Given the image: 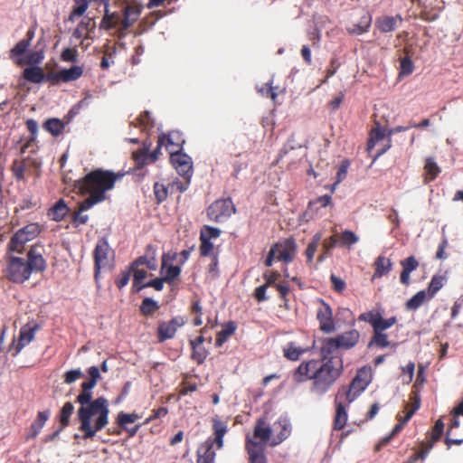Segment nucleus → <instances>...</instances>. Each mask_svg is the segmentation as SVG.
Returning a JSON list of instances; mask_svg holds the SVG:
<instances>
[{
    "label": "nucleus",
    "mask_w": 463,
    "mask_h": 463,
    "mask_svg": "<svg viewBox=\"0 0 463 463\" xmlns=\"http://www.w3.org/2000/svg\"><path fill=\"white\" fill-rule=\"evenodd\" d=\"M165 141H167L166 148L169 149L168 146L172 145V141H171L170 137L162 136V137H158L157 146L150 155H147L146 150L144 149V150L140 151L139 153L134 154L135 159L138 163H142V164H146V159H148V158L150 159V162H155L158 158V154L160 152V148L165 144Z\"/></svg>",
    "instance_id": "22"
},
{
    "label": "nucleus",
    "mask_w": 463,
    "mask_h": 463,
    "mask_svg": "<svg viewBox=\"0 0 463 463\" xmlns=\"http://www.w3.org/2000/svg\"><path fill=\"white\" fill-rule=\"evenodd\" d=\"M114 258V251L110 248L105 238L98 240L93 250L94 259V279L98 282L101 269L110 266V261Z\"/></svg>",
    "instance_id": "6"
},
{
    "label": "nucleus",
    "mask_w": 463,
    "mask_h": 463,
    "mask_svg": "<svg viewBox=\"0 0 463 463\" xmlns=\"http://www.w3.org/2000/svg\"><path fill=\"white\" fill-rule=\"evenodd\" d=\"M130 273L133 272V288L136 291V288L142 283V281L146 278L147 272L143 269L136 268L135 269H131L129 268Z\"/></svg>",
    "instance_id": "55"
},
{
    "label": "nucleus",
    "mask_w": 463,
    "mask_h": 463,
    "mask_svg": "<svg viewBox=\"0 0 463 463\" xmlns=\"http://www.w3.org/2000/svg\"><path fill=\"white\" fill-rule=\"evenodd\" d=\"M164 282H165L164 278H156L155 279L148 281L146 284H143V285L137 287L136 288V292H139L144 288H153L157 291H161L164 288Z\"/></svg>",
    "instance_id": "57"
},
{
    "label": "nucleus",
    "mask_w": 463,
    "mask_h": 463,
    "mask_svg": "<svg viewBox=\"0 0 463 463\" xmlns=\"http://www.w3.org/2000/svg\"><path fill=\"white\" fill-rule=\"evenodd\" d=\"M83 70L80 66H72L70 69H64L57 72L48 74L47 80L55 84L59 81H71L79 79L82 75Z\"/></svg>",
    "instance_id": "18"
},
{
    "label": "nucleus",
    "mask_w": 463,
    "mask_h": 463,
    "mask_svg": "<svg viewBox=\"0 0 463 463\" xmlns=\"http://www.w3.org/2000/svg\"><path fill=\"white\" fill-rule=\"evenodd\" d=\"M330 281L332 283V288L335 292L341 293L345 290V282L339 277L335 276V274H331Z\"/></svg>",
    "instance_id": "63"
},
{
    "label": "nucleus",
    "mask_w": 463,
    "mask_h": 463,
    "mask_svg": "<svg viewBox=\"0 0 463 463\" xmlns=\"http://www.w3.org/2000/svg\"><path fill=\"white\" fill-rule=\"evenodd\" d=\"M93 394H78L76 402L80 404L77 411L79 430L83 432V439H92L97 432L109 423V403L107 398L99 396L92 399Z\"/></svg>",
    "instance_id": "2"
},
{
    "label": "nucleus",
    "mask_w": 463,
    "mask_h": 463,
    "mask_svg": "<svg viewBox=\"0 0 463 463\" xmlns=\"http://www.w3.org/2000/svg\"><path fill=\"white\" fill-rule=\"evenodd\" d=\"M277 88L271 86V84L267 83L265 86L259 89V92L262 96L269 97L273 101L276 99L277 92L275 91Z\"/></svg>",
    "instance_id": "64"
},
{
    "label": "nucleus",
    "mask_w": 463,
    "mask_h": 463,
    "mask_svg": "<svg viewBox=\"0 0 463 463\" xmlns=\"http://www.w3.org/2000/svg\"><path fill=\"white\" fill-rule=\"evenodd\" d=\"M440 173V168L433 158L428 157L424 165V181L430 183L435 180Z\"/></svg>",
    "instance_id": "32"
},
{
    "label": "nucleus",
    "mask_w": 463,
    "mask_h": 463,
    "mask_svg": "<svg viewBox=\"0 0 463 463\" xmlns=\"http://www.w3.org/2000/svg\"><path fill=\"white\" fill-rule=\"evenodd\" d=\"M170 162L178 175L182 177H192L193 161L192 158L182 151L169 149Z\"/></svg>",
    "instance_id": "12"
},
{
    "label": "nucleus",
    "mask_w": 463,
    "mask_h": 463,
    "mask_svg": "<svg viewBox=\"0 0 463 463\" xmlns=\"http://www.w3.org/2000/svg\"><path fill=\"white\" fill-rule=\"evenodd\" d=\"M47 268L43 255V248L33 245L26 254V260L19 257H8L4 270L5 277L10 281L22 284L28 280L33 272L41 273Z\"/></svg>",
    "instance_id": "4"
},
{
    "label": "nucleus",
    "mask_w": 463,
    "mask_h": 463,
    "mask_svg": "<svg viewBox=\"0 0 463 463\" xmlns=\"http://www.w3.org/2000/svg\"><path fill=\"white\" fill-rule=\"evenodd\" d=\"M273 429L268 424L266 418L261 417L257 420L253 430L251 439L266 448L267 443L272 439L271 433ZM250 438V436H249Z\"/></svg>",
    "instance_id": "16"
},
{
    "label": "nucleus",
    "mask_w": 463,
    "mask_h": 463,
    "mask_svg": "<svg viewBox=\"0 0 463 463\" xmlns=\"http://www.w3.org/2000/svg\"><path fill=\"white\" fill-rule=\"evenodd\" d=\"M410 402L405 405V416L403 418V422H407L411 420L413 414L419 410L420 407V395L419 391L415 386L412 387V390L409 395Z\"/></svg>",
    "instance_id": "25"
},
{
    "label": "nucleus",
    "mask_w": 463,
    "mask_h": 463,
    "mask_svg": "<svg viewBox=\"0 0 463 463\" xmlns=\"http://www.w3.org/2000/svg\"><path fill=\"white\" fill-rule=\"evenodd\" d=\"M184 180L175 179L173 182L168 184L170 193L174 194L176 192L184 193L187 190L191 178L190 177H183Z\"/></svg>",
    "instance_id": "48"
},
{
    "label": "nucleus",
    "mask_w": 463,
    "mask_h": 463,
    "mask_svg": "<svg viewBox=\"0 0 463 463\" xmlns=\"http://www.w3.org/2000/svg\"><path fill=\"white\" fill-rule=\"evenodd\" d=\"M138 418V415L136 413H125L120 411L117 417V423L121 428H126L128 423L135 422Z\"/></svg>",
    "instance_id": "51"
},
{
    "label": "nucleus",
    "mask_w": 463,
    "mask_h": 463,
    "mask_svg": "<svg viewBox=\"0 0 463 463\" xmlns=\"http://www.w3.org/2000/svg\"><path fill=\"white\" fill-rule=\"evenodd\" d=\"M373 266H374V272L373 275V279H380V278L387 275L392 270V262L388 258H385L383 256H379L375 259Z\"/></svg>",
    "instance_id": "27"
},
{
    "label": "nucleus",
    "mask_w": 463,
    "mask_h": 463,
    "mask_svg": "<svg viewBox=\"0 0 463 463\" xmlns=\"http://www.w3.org/2000/svg\"><path fill=\"white\" fill-rule=\"evenodd\" d=\"M24 77L31 82L38 83L43 80L44 73L39 67H30L24 70Z\"/></svg>",
    "instance_id": "40"
},
{
    "label": "nucleus",
    "mask_w": 463,
    "mask_h": 463,
    "mask_svg": "<svg viewBox=\"0 0 463 463\" xmlns=\"http://www.w3.org/2000/svg\"><path fill=\"white\" fill-rule=\"evenodd\" d=\"M360 340V333L352 329L323 341L320 359L303 361L292 373L293 381L301 383L312 381L310 391L321 396L327 392L343 374L344 363L341 356L335 355L337 350H349Z\"/></svg>",
    "instance_id": "1"
},
{
    "label": "nucleus",
    "mask_w": 463,
    "mask_h": 463,
    "mask_svg": "<svg viewBox=\"0 0 463 463\" xmlns=\"http://www.w3.org/2000/svg\"><path fill=\"white\" fill-rule=\"evenodd\" d=\"M279 277H280V274L278 271H266L263 274V278L266 280L264 285H266L268 288L269 287H274L275 288V285L278 284V283H276V281L278 280V279Z\"/></svg>",
    "instance_id": "62"
},
{
    "label": "nucleus",
    "mask_w": 463,
    "mask_h": 463,
    "mask_svg": "<svg viewBox=\"0 0 463 463\" xmlns=\"http://www.w3.org/2000/svg\"><path fill=\"white\" fill-rule=\"evenodd\" d=\"M337 243H339V241L335 235L325 239L322 243L324 253L318 256L317 260L322 262L329 255L330 250L337 245Z\"/></svg>",
    "instance_id": "45"
},
{
    "label": "nucleus",
    "mask_w": 463,
    "mask_h": 463,
    "mask_svg": "<svg viewBox=\"0 0 463 463\" xmlns=\"http://www.w3.org/2000/svg\"><path fill=\"white\" fill-rule=\"evenodd\" d=\"M41 229L37 223H30L18 230L8 243V250L22 253L26 242L33 240L40 233Z\"/></svg>",
    "instance_id": "8"
},
{
    "label": "nucleus",
    "mask_w": 463,
    "mask_h": 463,
    "mask_svg": "<svg viewBox=\"0 0 463 463\" xmlns=\"http://www.w3.org/2000/svg\"><path fill=\"white\" fill-rule=\"evenodd\" d=\"M159 305L151 298H145L139 307L140 313L143 316H153L158 309Z\"/></svg>",
    "instance_id": "38"
},
{
    "label": "nucleus",
    "mask_w": 463,
    "mask_h": 463,
    "mask_svg": "<svg viewBox=\"0 0 463 463\" xmlns=\"http://www.w3.org/2000/svg\"><path fill=\"white\" fill-rule=\"evenodd\" d=\"M51 411L49 410L39 411L34 421L31 424L28 439H34L41 432L42 429L49 420Z\"/></svg>",
    "instance_id": "26"
},
{
    "label": "nucleus",
    "mask_w": 463,
    "mask_h": 463,
    "mask_svg": "<svg viewBox=\"0 0 463 463\" xmlns=\"http://www.w3.org/2000/svg\"><path fill=\"white\" fill-rule=\"evenodd\" d=\"M121 176L120 174L99 168L78 180L75 187L80 194H89V197L80 203V210L87 211L93 205L105 201L107 198L106 193L113 189L115 183Z\"/></svg>",
    "instance_id": "3"
},
{
    "label": "nucleus",
    "mask_w": 463,
    "mask_h": 463,
    "mask_svg": "<svg viewBox=\"0 0 463 463\" xmlns=\"http://www.w3.org/2000/svg\"><path fill=\"white\" fill-rule=\"evenodd\" d=\"M396 323H397L396 317L393 316L389 318H383V316L381 315L373 330L384 332L386 329L392 327Z\"/></svg>",
    "instance_id": "53"
},
{
    "label": "nucleus",
    "mask_w": 463,
    "mask_h": 463,
    "mask_svg": "<svg viewBox=\"0 0 463 463\" xmlns=\"http://www.w3.org/2000/svg\"><path fill=\"white\" fill-rule=\"evenodd\" d=\"M447 279L443 275L432 276L426 291L429 294V299H432L436 294L443 288Z\"/></svg>",
    "instance_id": "36"
},
{
    "label": "nucleus",
    "mask_w": 463,
    "mask_h": 463,
    "mask_svg": "<svg viewBox=\"0 0 463 463\" xmlns=\"http://www.w3.org/2000/svg\"><path fill=\"white\" fill-rule=\"evenodd\" d=\"M162 271L165 272L163 277L166 283H172L181 273V268L179 266L170 265L165 266V262L162 265Z\"/></svg>",
    "instance_id": "42"
},
{
    "label": "nucleus",
    "mask_w": 463,
    "mask_h": 463,
    "mask_svg": "<svg viewBox=\"0 0 463 463\" xmlns=\"http://www.w3.org/2000/svg\"><path fill=\"white\" fill-rule=\"evenodd\" d=\"M73 411L74 406L71 402H66L63 404L58 415L61 430H64L70 425Z\"/></svg>",
    "instance_id": "34"
},
{
    "label": "nucleus",
    "mask_w": 463,
    "mask_h": 463,
    "mask_svg": "<svg viewBox=\"0 0 463 463\" xmlns=\"http://www.w3.org/2000/svg\"><path fill=\"white\" fill-rule=\"evenodd\" d=\"M69 120L62 121L58 118H50L43 124V128L54 137L62 134Z\"/></svg>",
    "instance_id": "28"
},
{
    "label": "nucleus",
    "mask_w": 463,
    "mask_h": 463,
    "mask_svg": "<svg viewBox=\"0 0 463 463\" xmlns=\"http://www.w3.org/2000/svg\"><path fill=\"white\" fill-rule=\"evenodd\" d=\"M433 442H422L421 443V449L420 451L415 452L413 455L411 456V461H417L419 459L424 460L429 454V452L433 448Z\"/></svg>",
    "instance_id": "52"
},
{
    "label": "nucleus",
    "mask_w": 463,
    "mask_h": 463,
    "mask_svg": "<svg viewBox=\"0 0 463 463\" xmlns=\"http://www.w3.org/2000/svg\"><path fill=\"white\" fill-rule=\"evenodd\" d=\"M402 19L399 15L384 16L378 19L377 26L383 33H389L394 31L402 23Z\"/></svg>",
    "instance_id": "29"
},
{
    "label": "nucleus",
    "mask_w": 463,
    "mask_h": 463,
    "mask_svg": "<svg viewBox=\"0 0 463 463\" xmlns=\"http://www.w3.org/2000/svg\"><path fill=\"white\" fill-rule=\"evenodd\" d=\"M95 27L96 23L93 18L83 19L74 30L73 36L77 39H81L84 36L87 37L88 33L93 31Z\"/></svg>",
    "instance_id": "33"
},
{
    "label": "nucleus",
    "mask_w": 463,
    "mask_h": 463,
    "mask_svg": "<svg viewBox=\"0 0 463 463\" xmlns=\"http://www.w3.org/2000/svg\"><path fill=\"white\" fill-rule=\"evenodd\" d=\"M443 430L444 423L441 419H439L432 428L430 440L429 442H433L434 444L436 441H438L443 433Z\"/></svg>",
    "instance_id": "56"
},
{
    "label": "nucleus",
    "mask_w": 463,
    "mask_h": 463,
    "mask_svg": "<svg viewBox=\"0 0 463 463\" xmlns=\"http://www.w3.org/2000/svg\"><path fill=\"white\" fill-rule=\"evenodd\" d=\"M407 128L399 127L395 129H388L386 128H382L378 122L375 121V126L371 129L369 133V138L366 146V151L370 154L372 150L374 148L376 143L383 140L385 137H388L387 144L385 146L378 151L373 157V160L377 159L383 154H384L391 147V139L390 136L394 132H400L407 129Z\"/></svg>",
    "instance_id": "7"
},
{
    "label": "nucleus",
    "mask_w": 463,
    "mask_h": 463,
    "mask_svg": "<svg viewBox=\"0 0 463 463\" xmlns=\"http://www.w3.org/2000/svg\"><path fill=\"white\" fill-rule=\"evenodd\" d=\"M199 250L202 257H213V255H218L214 252V246L211 241L204 238H200Z\"/></svg>",
    "instance_id": "50"
},
{
    "label": "nucleus",
    "mask_w": 463,
    "mask_h": 463,
    "mask_svg": "<svg viewBox=\"0 0 463 463\" xmlns=\"http://www.w3.org/2000/svg\"><path fill=\"white\" fill-rule=\"evenodd\" d=\"M404 52L406 54L405 57L401 58V65H400V76H407L412 73L414 70V65L411 59L409 56V52L407 48L404 49Z\"/></svg>",
    "instance_id": "41"
},
{
    "label": "nucleus",
    "mask_w": 463,
    "mask_h": 463,
    "mask_svg": "<svg viewBox=\"0 0 463 463\" xmlns=\"http://www.w3.org/2000/svg\"><path fill=\"white\" fill-rule=\"evenodd\" d=\"M402 269L411 273L419 267V262L414 256H410L401 261Z\"/></svg>",
    "instance_id": "58"
},
{
    "label": "nucleus",
    "mask_w": 463,
    "mask_h": 463,
    "mask_svg": "<svg viewBox=\"0 0 463 463\" xmlns=\"http://www.w3.org/2000/svg\"><path fill=\"white\" fill-rule=\"evenodd\" d=\"M88 7L87 0H76V7L73 9L72 13L70 15V20H72L74 16L82 15Z\"/></svg>",
    "instance_id": "60"
},
{
    "label": "nucleus",
    "mask_w": 463,
    "mask_h": 463,
    "mask_svg": "<svg viewBox=\"0 0 463 463\" xmlns=\"http://www.w3.org/2000/svg\"><path fill=\"white\" fill-rule=\"evenodd\" d=\"M146 266L148 269L155 270L157 268L156 250L152 245L146 246V254L136 259L130 265L131 269Z\"/></svg>",
    "instance_id": "21"
},
{
    "label": "nucleus",
    "mask_w": 463,
    "mask_h": 463,
    "mask_svg": "<svg viewBox=\"0 0 463 463\" xmlns=\"http://www.w3.org/2000/svg\"><path fill=\"white\" fill-rule=\"evenodd\" d=\"M37 329V326L34 327H22L19 333V338L16 345V352L15 354H17L24 346H26L28 344H30L33 338L34 334Z\"/></svg>",
    "instance_id": "30"
},
{
    "label": "nucleus",
    "mask_w": 463,
    "mask_h": 463,
    "mask_svg": "<svg viewBox=\"0 0 463 463\" xmlns=\"http://www.w3.org/2000/svg\"><path fill=\"white\" fill-rule=\"evenodd\" d=\"M141 7L137 5H128L124 9V19L121 21V30H127L139 18Z\"/></svg>",
    "instance_id": "24"
},
{
    "label": "nucleus",
    "mask_w": 463,
    "mask_h": 463,
    "mask_svg": "<svg viewBox=\"0 0 463 463\" xmlns=\"http://www.w3.org/2000/svg\"><path fill=\"white\" fill-rule=\"evenodd\" d=\"M204 341L205 338L203 335L189 341L192 348L191 358L199 365L204 363L209 354L208 350L203 345Z\"/></svg>",
    "instance_id": "19"
},
{
    "label": "nucleus",
    "mask_w": 463,
    "mask_h": 463,
    "mask_svg": "<svg viewBox=\"0 0 463 463\" xmlns=\"http://www.w3.org/2000/svg\"><path fill=\"white\" fill-rule=\"evenodd\" d=\"M317 319L319 323V329L325 334H331L336 330L334 319L333 309L328 303L322 298H317Z\"/></svg>",
    "instance_id": "10"
},
{
    "label": "nucleus",
    "mask_w": 463,
    "mask_h": 463,
    "mask_svg": "<svg viewBox=\"0 0 463 463\" xmlns=\"http://www.w3.org/2000/svg\"><path fill=\"white\" fill-rule=\"evenodd\" d=\"M83 211L80 210V203L79 204V210L74 213L72 217V223L75 227H78L79 225L87 223L89 220V216L87 214H82Z\"/></svg>",
    "instance_id": "61"
},
{
    "label": "nucleus",
    "mask_w": 463,
    "mask_h": 463,
    "mask_svg": "<svg viewBox=\"0 0 463 463\" xmlns=\"http://www.w3.org/2000/svg\"><path fill=\"white\" fill-rule=\"evenodd\" d=\"M245 450L249 457V463H268L264 446L250 437H246Z\"/></svg>",
    "instance_id": "15"
},
{
    "label": "nucleus",
    "mask_w": 463,
    "mask_h": 463,
    "mask_svg": "<svg viewBox=\"0 0 463 463\" xmlns=\"http://www.w3.org/2000/svg\"><path fill=\"white\" fill-rule=\"evenodd\" d=\"M360 376H354L348 387H341L337 394L345 398L347 404L353 402L368 386L370 380L361 381Z\"/></svg>",
    "instance_id": "13"
},
{
    "label": "nucleus",
    "mask_w": 463,
    "mask_h": 463,
    "mask_svg": "<svg viewBox=\"0 0 463 463\" xmlns=\"http://www.w3.org/2000/svg\"><path fill=\"white\" fill-rule=\"evenodd\" d=\"M69 212V208L62 199H60L49 212V216L54 221H61Z\"/></svg>",
    "instance_id": "37"
},
{
    "label": "nucleus",
    "mask_w": 463,
    "mask_h": 463,
    "mask_svg": "<svg viewBox=\"0 0 463 463\" xmlns=\"http://www.w3.org/2000/svg\"><path fill=\"white\" fill-rule=\"evenodd\" d=\"M359 237L352 231L345 230L341 232L339 245L351 246L358 242Z\"/></svg>",
    "instance_id": "49"
},
{
    "label": "nucleus",
    "mask_w": 463,
    "mask_h": 463,
    "mask_svg": "<svg viewBox=\"0 0 463 463\" xmlns=\"http://www.w3.org/2000/svg\"><path fill=\"white\" fill-rule=\"evenodd\" d=\"M221 230L215 227L204 225L200 232V238L207 239L211 241L212 239H216L220 236Z\"/></svg>",
    "instance_id": "54"
},
{
    "label": "nucleus",
    "mask_w": 463,
    "mask_h": 463,
    "mask_svg": "<svg viewBox=\"0 0 463 463\" xmlns=\"http://www.w3.org/2000/svg\"><path fill=\"white\" fill-rule=\"evenodd\" d=\"M335 414L334 418L333 427L334 430H341L345 428L347 422L348 414H347V406L349 404L346 403L345 398L336 394L335 399Z\"/></svg>",
    "instance_id": "17"
},
{
    "label": "nucleus",
    "mask_w": 463,
    "mask_h": 463,
    "mask_svg": "<svg viewBox=\"0 0 463 463\" xmlns=\"http://www.w3.org/2000/svg\"><path fill=\"white\" fill-rule=\"evenodd\" d=\"M90 378L80 384V392L79 394H93L92 390L101 378L99 369L97 366H91L88 369Z\"/></svg>",
    "instance_id": "23"
},
{
    "label": "nucleus",
    "mask_w": 463,
    "mask_h": 463,
    "mask_svg": "<svg viewBox=\"0 0 463 463\" xmlns=\"http://www.w3.org/2000/svg\"><path fill=\"white\" fill-rule=\"evenodd\" d=\"M81 377H83V373L80 369L70 370L63 374V382L66 384H71Z\"/></svg>",
    "instance_id": "59"
},
{
    "label": "nucleus",
    "mask_w": 463,
    "mask_h": 463,
    "mask_svg": "<svg viewBox=\"0 0 463 463\" xmlns=\"http://www.w3.org/2000/svg\"><path fill=\"white\" fill-rule=\"evenodd\" d=\"M28 167V162L24 159L19 160L16 159L13 162L12 165V172L14 176L17 180H24V173L25 170Z\"/></svg>",
    "instance_id": "43"
},
{
    "label": "nucleus",
    "mask_w": 463,
    "mask_h": 463,
    "mask_svg": "<svg viewBox=\"0 0 463 463\" xmlns=\"http://www.w3.org/2000/svg\"><path fill=\"white\" fill-rule=\"evenodd\" d=\"M235 212L236 208L231 198L218 199L207 208V216L213 222H222Z\"/></svg>",
    "instance_id": "9"
},
{
    "label": "nucleus",
    "mask_w": 463,
    "mask_h": 463,
    "mask_svg": "<svg viewBox=\"0 0 463 463\" xmlns=\"http://www.w3.org/2000/svg\"><path fill=\"white\" fill-rule=\"evenodd\" d=\"M236 328V323L233 321H229L224 324L222 329L216 335L215 345L221 347L228 338L235 333Z\"/></svg>",
    "instance_id": "31"
},
{
    "label": "nucleus",
    "mask_w": 463,
    "mask_h": 463,
    "mask_svg": "<svg viewBox=\"0 0 463 463\" xmlns=\"http://www.w3.org/2000/svg\"><path fill=\"white\" fill-rule=\"evenodd\" d=\"M427 300H430L428 292L425 289L420 290L407 300L405 307L407 310H417Z\"/></svg>",
    "instance_id": "35"
},
{
    "label": "nucleus",
    "mask_w": 463,
    "mask_h": 463,
    "mask_svg": "<svg viewBox=\"0 0 463 463\" xmlns=\"http://www.w3.org/2000/svg\"><path fill=\"white\" fill-rule=\"evenodd\" d=\"M170 193V189L168 184L165 185L162 183H155L154 184V194L156 196V200L157 203H161L162 202L165 201L168 194Z\"/></svg>",
    "instance_id": "47"
},
{
    "label": "nucleus",
    "mask_w": 463,
    "mask_h": 463,
    "mask_svg": "<svg viewBox=\"0 0 463 463\" xmlns=\"http://www.w3.org/2000/svg\"><path fill=\"white\" fill-rule=\"evenodd\" d=\"M391 343L388 340V335L384 332L373 330V336L369 343V346L375 345L380 348L390 346Z\"/></svg>",
    "instance_id": "39"
},
{
    "label": "nucleus",
    "mask_w": 463,
    "mask_h": 463,
    "mask_svg": "<svg viewBox=\"0 0 463 463\" xmlns=\"http://www.w3.org/2000/svg\"><path fill=\"white\" fill-rule=\"evenodd\" d=\"M186 323L184 317L177 316L169 321H160L158 323L156 337L159 343H164L168 339L175 337L177 330Z\"/></svg>",
    "instance_id": "11"
},
{
    "label": "nucleus",
    "mask_w": 463,
    "mask_h": 463,
    "mask_svg": "<svg viewBox=\"0 0 463 463\" xmlns=\"http://www.w3.org/2000/svg\"><path fill=\"white\" fill-rule=\"evenodd\" d=\"M273 430L278 433L272 438L269 442L271 447H275L283 442L291 432V427L288 420L285 418H279L273 425Z\"/></svg>",
    "instance_id": "20"
},
{
    "label": "nucleus",
    "mask_w": 463,
    "mask_h": 463,
    "mask_svg": "<svg viewBox=\"0 0 463 463\" xmlns=\"http://www.w3.org/2000/svg\"><path fill=\"white\" fill-rule=\"evenodd\" d=\"M272 249L277 254V260L286 263L293 261L297 253V244L293 238L275 243Z\"/></svg>",
    "instance_id": "14"
},
{
    "label": "nucleus",
    "mask_w": 463,
    "mask_h": 463,
    "mask_svg": "<svg viewBox=\"0 0 463 463\" xmlns=\"http://www.w3.org/2000/svg\"><path fill=\"white\" fill-rule=\"evenodd\" d=\"M381 315L382 314L379 310L373 309L360 314L358 317V320L369 323L373 330Z\"/></svg>",
    "instance_id": "46"
},
{
    "label": "nucleus",
    "mask_w": 463,
    "mask_h": 463,
    "mask_svg": "<svg viewBox=\"0 0 463 463\" xmlns=\"http://www.w3.org/2000/svg\"><path fill=\"white\" fill-rule=\"evenodd\" d=\"M212 429L213 437H209L197 449V463H214L216 453L213 449V446L215 445L217 449L223 447V438L228 432L227 423L217 416L213 417Z\"/></svg>",
    "instance_id": "5"
},
{
    "label": "nucleus",
    "mask_w": 463,
    "mask_h": 463,
    "mask_svg": "<svg viewBox=\"0 0 463 463\" xmlns=\"http://www.w3.org/2000/svg\"><path fill=\"white\" fill-rule=\"evenodd\" d=\"M284 356L290 361H297L305 352L304 349L297 347L293 342L288 343L283 350Z\"/></svg>",
    "instance_id": "44"
}]
</instances>
